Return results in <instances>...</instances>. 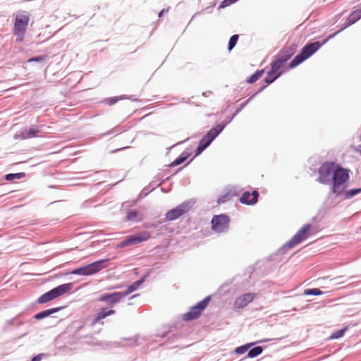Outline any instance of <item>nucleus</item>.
<instances>
[{"mask_svg":"<svg viewBox=\"0 0 361 361\" xmlns=\"http://www.w3.org/2000/svg\"><path fill=\"white\" fill-rule=\"evenodd\" d=\"M322 46L323 43H321L319 41L307 43L302 48L300 53L290 61L288 64V68L290 69L296 68L298 66L301 64L302 62L315 54Z\"/></svg>","mask_w":361,"mask_h":361,"instance_id":"nucleus-2","label":"nucleus"},{"mask_svg":"<svg viewBox=\"0 0 361 361\" xmlns=\"http://www.w3.org/2000/svg\"><path fill=\"white\" fill-rule=\"evenodd\" d=\"M73 286V283L61 284L40 295L37 299V303L44 304L56 299L71 291Z\"/></svg>","mask_w":361,"mask_h":361,"instance_id":"nucleus-6","label":"nucleus"},{"mask_svg":"<svg viewBox=\"0 0 361 361\" xmlns=\"http://www.w3.org/2000/svg\"><path fill=\"white\" fill-rule=\"evenodd\" d=\"M231 197H232V195H231L230 192H228L221 195L220 197H219V198L216 200V202L219 204L225 203L226 202L228 201L231 198Z\"/></svg>","mask_w":361,"mask_h":361,"instance_id":"nucleus-40","label":"nucleus"},{"mask_svg":"<svg viewBox=\"0 0 361 361\" xmlns=\"http://www.w3.org/2000/svg\"><path fill=\"white\" fill-rule=\"evenodd\" d=\"M238 0H223L221 4L218 6V9L224 8L227 6H229L230 5L235 4Z\"/></svg>","mask_w":361,"mask_h":361,"instance_id":"nucleus-41","label":"nucleus"},{"mask_svg":"<svg viewBox=\"0 0 361 361\" xmlns=\"http://www.w3.org/2000/svg\"><path fill=\"white\" fill-rule=\"evenodd\" d=\"M264 73V69L257 70L255 73H254L252 75L246 79V82L249 84H253L257 80H258Z\"/></svg>","mask_w":361,"mask_h":361,"instance_id":"nucleus-29","label":"nucleus"},{"mask_svg":"<svg viewBox=\"0 0 361 361\" xmlns=\"http://www.w3.org/2000/svg\"><path fill=\"white\" fill-rule=\"evenodd\" d=\"M256 296L255 293H248L238 296L234 302V307L235 309H243L249 303L253 301Z\"/></svg>","mask_w":361,"mask_h":361,"instance_id":"nucleus-19","label":"nucleus"},{"mask_svg":"<svg viewBox=\"0 0 361 361\" xmlns=\"http://www.w3.org/2000/svg\"><path fill=\"white\" fill-rule=\"evenodd\" d=\"M159 173H161V176H159V180H158L157 183H160L161 180H164V183L165 181L168 180L170 178V177H167L166 178H164L163 176H162V173L160 172Z\"/></svg>","mask_w":361,"mask_h":361,"instance_id":"nucleus-49","label":"nucleus"},{"mask_svg":"<svg viewBox=\"0 0 361 361\" xmlns=\"http://www.w3.org/2000/svg\"><path fill=\"white\" fill-rule=\"evenodd\" d=\"M311 227L312 225L310 224H305L299 231H298L290 240L287 241L280 247V252L283 255L287 250L293 248L296 245L306 240L309 236V232Z\"/></svg>","mask_w":361,"mask_h":361,"instance_id":"nucleus-7","label":"nucleus"},{"mask_svg":"<svg viewBox=\"0 0 361 361\" xmlns=\"http://www.w3.org/2000/svg\"><path fill=\"white\" fill-rule=\"evenodd\" d=\"M25 176V173L24 172L19 173H7L5 175V180L7 181H13L16 179H20Z\"/></svg>","mask_w":361,"mask_h":361,"instance_id":"nucleus-34","label":"nucleus"},{"mask_svg":"<svg viewBox=\"0 0 361 361\" xmlns=\"http://www.w3.org/2000/svg\"><path fill=\"white\" fill-rule=\"evenodd\" d=\"M93 201L92 200H87L86 201H85L82 204V207H89L91 206V204Z\"/></svg>","mask_w":361,"mask_h":361,"instance_id":"nucleus-47","label":"nucleus"},{"mask_svg":"<svg viewBox=\"0 0 361 361\" xmlns=\"http://www.w3.org/2000/svg\"><path fill=\"white\" fill-rule=\"evenodd\" d=\"M285 63L283 62L281 59L274 56L273 61H271L270 66L271 68V73H279V71L283 67Z\"/></svg>","mask_w":361,"mask_h":361,"instance_id":"nucleus-28","label":"nucleus"},{"mask_svg":"<svg viewBox=\"0 0 361 361\" xmlns=\"http://www.w3.org/2000/svg\"><path fill=\"white\" fill-rule=\"evenodd\" d=\"M191 153L188 149H185L177 158H176L169 165V167H175L184 163L190 156Z\"/></svg>","mask_w":361,"mask_h":361,"instance_id":"nucleus-26","label":"nucleus"},{"mask_svg":"<svg viewBox=\"0 0 361 361\" xmlns=\"http://www.w3.org/2000/svg\"><path fill=\"white\" fill-rule=\"evenodd\" d=\"M101 319H102L100 317H98V314H96L94 316V318L92 321V323H91V325L93 326H94L97 323H98Z\"/></svg>","mask_w":361,"mask_h":361,"instance_id":"nucleus-45","label":"nucleus"},{"mask_svg":"<svg viewBox=\"0 0 361 361\" xmlns=\"http://www.w3.org/2000/svg\"><path fill=\"white\" fill-rule=\"evenodd\" d=\"M341 32V31H339V30H338L337 32L330 35L328 37L324 39L322 42H321V43H323V45H324L329 39L335 37Z\"/></svg>","mask_w":361,"mask_h":361,"instance_id":"nucleus-44","label":"nucleus"},{"mask_svg":"<svg viewBox=\"0 0 361 361\" xmlns=\"http://www.w3.org/2000/svg\"><path fill=\"white\" fill-rule=\"evenodd\" d=\"M138 338H139L138 335H136V336H134L132 337L124 338H123V340L128 342V343L126 345L127 346H137V345H138V343H137ZM87 343L92 345H99V346H102V347H103V346H114L116 348H118V347H122V346L125 345L120 341L105 342V341H99L96 339H94V340L91 341L90 342L87 341Z\"/></svg>","mask_w":361,"mask_h":361,"instance_id":"nucleus-14","label":"nucleus"},{"mask_svg":"<svg viewBox=\"0 0 361 361\" xmlns=\"http://www.w3.org/2000/svg\"><path fill=\"white\" fill-rule=\"evenodd\" d=\"M281 75V73H271V69L267 73V76L264 79V84H262L259 87L258 90L255 92L245 102H242L239 104V106L236 109L234 113H240L243 107L248 103V102L255 97L258 93L261 92L265 89L269 85L274 82L278 79Z\"/></svg>","mask_w":361,"mask_h":361,"instance_id":"nucleus-12","label":"nucleus"},{"mask_svg":"<svg viewBox=\"0 0 361 361\" xmlns=\"http://www.w3.org/2000/svg\"><path fill=\"white\" fill-rule=\"evenodd\" d=\"M30 21V14L27 11H18L15 16L13 34L17 41L22 42L25 37L27 27Z\"/></svg>","mask_w":361,"mask_h":361,"instance_id":"nucleus-4","label":"nucleus"},{"mask_svg":"<svg viewBox=\"0 0 361 361\" xmlns=\"http://www.w3.org/2000/svg\"><path fill=\"white\" fill-rule=\"evenodd\" d=\"M85 173V172H84V171L79 172V173H80V174H83V173Z\"/></svg>","mask_w":361,"mask_h":361,"instance_id":"nucleus-59","label":"nucleus"},{"mask_svg":"<svg viewBox=\"0 0 361 361\" xmlns=\"http://www.w3.org/2000/svg\"><path fill=\"white\" fill-rule=\"evenodd\" d=\"M118 288V286H114V287L110 288L109 290H111V289H114V288Z\"/></svg>","mask_w":361,"mask_h":361,"instance_id":"nucleus-57","label":"nucleus"},{"mask_svg":"<svg viewBox=\"0 0 361 361\" xmlns=\"http://www.w3.org/2000/svg\"><path fill=\"white\" fill-rule=\"evenodd\" d=\"M115 313V310L102 307L97 314H98V317H100L103 319L109 316L114 314Z\"/></svg>","mask_w":361,"mask_h":361,"instance_id":"nucleus-32","label":"nucleus"},{"mask_svg":"<svg viewBox=\"0 0 361 361\" xmlns=\"http://www.w3.org/2000/svg\"><path fill=\"white\" fill-rule=\"evenodd\" d=\"M23 323L22 322H18L16 323V326H20L23 325Z\"/></svg>","mask_w":361,"mask_h":361,"instance_id":"nucleus-54","label":"nucleus"},{"mask_svg":"<svg viewBox=\"0 0 361 361\" xmlns=\"http://www.w3.org/2000/svg\"><path fill=\"white\" fill-rule=\"evenodd\" d=\"M89 337L92 338V336H90L89 335H86V336H83L84 338H89Z\"/></svg>","mask_w":361,"mask_h":361,"instance_id":"nucleus-56","label":"nucleus"},{"mask_svg":"<svg viewBox=\"0 0 361 361\" xmlns=\"http://www.w3.org/2000/svg\"><path fill=\"white\" fill-rule=\"evenodd\" d=\"M15 321L16 319H11L10 320H8L7 321V323L9 324V325H13L15 324Z\"/></svg>","mask_w":361,"mask_h":361,"instance_id":"nucleus-51","label":"nucleus"},{"mask_svg":"<svg viewBox=\"0 0 361 361\" xmlns=\"http://www.w3.org/2000/svg\"><path fill=\"white\" fill-rule=\"evenodd\" d=\"M208 147V145H207L204 141L200 140L195 151V157H197L200 154H201Z\"/></svg>","mask_w":361,"mask_h":361,"instance_id":"nucleus-35","label":"nucleus"},{"mask_svg":"<svg viewBox=\"0 0 361 361\" xmlns=\"http://www.w3.org/2000/svg\"><path fill=\"white\" fill-rule=\"evenodd\" d=\"M161 173H157L152 180V181L149 183L148 185L145 186L138 195L137 199L141 200L147 197L151 192L157 188L159 187L161 184L164 183V180H161L160 183H158V180H159V176Z\"/></svg>","mask_w":361,"mask_h":361,"instance_id":"nucleus-18","label":"nucleus"},{"mask_svg":"<svg viewBox=\"0 0 361 361\" xmlns=\"http://www.w3.org/2000/svg\"><path fill=\"white\" fill-rule=\"evenodd\" d=\"M123 298H125V296L122 291L104 293L100 295L97 301L106 302L108 307H113L114 305L118 303Z\"/></svg>","mask_w":361,"mask_h":361,"instance_id":"nucleus-15","label":"nucleus"},{"mask_svg":"<svg viewBox=\"0 0 361 361\" xmlns=\"http://www.w3.org/2000/svg\"><path fill=\"white\" fill-rule=\"evenodd\" d=\"M252 196V204H255L258 202V198L259 196V192L257 189H255L252 190V192L250 193Z\"/></svg>","mask_w":361,"mask_h":361,"instance_id":"nucleus-43","label":"nucleus"},{"mask_svg":"<svg viewBox=\"0 0 361 361\" xmlns=\"http://www.w3.org/2000/svg\"><path fill=\"white\" fill-rule=\"evenodd\" d=\"M211 300V295L205 297L203 300L191 307L190 310L183 315V319L184 321L189 322L199 318L202 312L208 306Z\"/></svg>","mask_w":361,"mask_h":361,"instance_id":"nucleus-10","label":"nucleus"},{"mask_svg":"<svg viewBox=\"0 0 361 361\" xmlns=\"http://www.w3.org/2000/svg\"><path fill=\"white\" fill-rule=\"evenodd\" d=\"M280 340H281V338H264V339L259 340L256 342L247 343L246 344H244V345H242L240 346L235 348L234 350V353L238 355H243V354L245 353L246 352H248V350L257 343H265V342H269V341H280Z\"/></svg>","mask_w":361,"mask_h":361,"instance_id":"nucleus-21","label":"nucleus"},{"mask_svg":"<svg viewBox=\"0 0 361 361\" xmlns=\"http://www.w3.org/2000/svg\"><path fill=\"white\" fill-rule=\"evenodd\" d=\"M319 176L317 181L325 185H331L329 193L338 192L343 188L344 183L350 179V170L341 164L331 161H326L318 169Z\"/></svg>","mask_w":361,"mask_h":361,"instance_id":"nucleus-1","label":"nucleus"},{"mask_svg":"<svg viewBox=\"0 0 361 361\" xmlns=\"http://www.w3.org/2000/svg\"><path fill=\"white\" fill-rule=\"evenodd\" d=\"M86 325L85 320H75L68 326L70 331L73 333L74 337H78V334L82 331Z\"/></svg>","mask_w":361,"mask_h":361,"instance_id":"nucleus-24","label":"nucleus"},{"mask_svg":"<svg viewBox=\"0 0 361 361\" xmlns=\"http://www.w3.org/2000/svg\"><path fill=\"white\" fill-rule=\"evenodd\" d=\"M149 274H145L142 277H140L138 280L133 283L132 284L129 285L127 288V289L125 291H122L124 296L126 297L130 293L135 291L139 286H140L146 280V279L148 277Z\"/></svg>","mask_w":361,"mask_h":361,"instance_id":"nucleus-25","label":"nucleus"},{"mask_svg":"<svg viewBox=\"0 0 361 361\" xmlns=\"http://www.w3.org/2000/svg\"><path fill=\"white\" fill-rule=\"evenodd\" d=\"M45 58H46V56L45 55H41V56H35V57H32L30 59H29L27 62V63H32V62H41V61H43L45 60Z\"/></svg>","mask_w":361,"mask_h":361,"instance_id":"nucleus-42","label":"nucleus"},{"mask_svg":"<svg viewBox=\"0 0 361 361\" xmlns=\"http://www.w3.org/2000/svg\"><path fill=\"white\" fill-rule=\"evenodd\" d=\"M355 150L356 152H359L361 155V145H358L356 148H355Z\"/></svg>","mask_w":361,"mask_h":361,"instance_id":"nucleus-52","label":"nucleus"},{"mask_svg":"<svg viewBox=\"0 0 361 361\" xmlns=\"http://www.w3.org/2000/svg\"><path fill=\"white\" fill-rule=\"evenodd\" d=\"M137 216H138V214H137V212L136 210L129 209L127 212L126 218L127 221H137Z\"/></svg>","mask_w":361,"mask_h":361,"instance_id":"nucleus-38","label":"nucleus"},{"mask_svg":"<svg viewBox=\"0 0 361 361\" xmlns=\"http://www.w3.org/2000/svg\"><path fill=\"white\" fill-rule=\"evenodd\" d=\"M230 221V217L227 214L214 215L211 220L212 229L217 233H227Z\"/></svg>","mask_w":361,"mask_h":361,"instance_id":"nucleus-11","label":"nucleus"},{"mask_svg":"<svg viewBox=\"0 0 361 361\" xmlns=\"http://www.w3.org/2000/svg\"><path fill=\"white\" fill-rule=\"evenodd\" d=\"M238 39H239V35L237 34L233 35L230 37V39L228 40V51H231V50H233V49L235 47V45L238 41Z\"/></svg>","mask_w":361,"mask_h":361,"instance_id":"nucleus-36","label":"nucleus"},{"mask_svg":"<svg viewBox=\"0 0 361 361\" xmlns=\"http://www.w3.org/2000/svg\"><path fill=\"white\" fill-rule=\"evenodd\" d=\"M66 306L56 307L42 310L33 316L35 320H41L65 309Z\"/></svg>","mask_w":361,"mask_h":361,"instance_id":"nucleus-23","label":"nucleus"},{"mask_svg":"<svg viewBox=\"0 0 361 361\" xmlns=\"http://www.w3.org/2000/svg\"><path fill=\"white\" fill-rule=\"evenodd\" d=\"M126 97L124 95L112 97L109 98L104 99L102 101V104H107L109 106H112L116 104L118 101L125 99Z\"/></svg>","mask_w":361,"mask_h":361,"instance_id":"nucleus-31","label":"nucleus"},{"mask_svg":"<svg viewBox=\"0 0 361 361\" xmlns=\"http://www.w3.org/2000/svg\"><path fill=\"white\" fill-rule=\"evenodd\" d=\"M171 188L166 190L164 188H161V191L164 193H168L171 191Z\"/></svg>","mask_w":361,"mask_h":361,"instance_id":"nucleus-50","label":"nucleus"},{"mask_svg":"<svg viewBox=\"0 0 361 361\" xmlns=\"http://www.w3.org/2000/svg\"><path fill=\"white\" fill-rule=\"evenodd\" d=\"M43 356H44V353L37 354L32 358L31 361H41Z\"/></svg>","mask_w":361,"mask_h":361,"instance_id":"nucleus-46","label":"nucleus"},{"mask_svg":"<svg viewBox=\"0 0 361 361\" xmlns=\"http://www.w3.org/2000/svg\"><path fill=\"white\" fill-rule=\"evenodd\" d=\"M348 329V326H345L343 327L341 329L334 331L331 333V336H329V340H334V339H338L343 336L345 331Z\"/></svg>","mask_w":361,"mask_h":361,"instance_id":"nucleus-30","label":"nucleus"},{"mask_svg":"<svg viewBox=\"0 0 361 361\" xmlns=\"http://www.w3.org/2000/svg\"><path fill=\"white\" fill-rule=\"evenodd\" d=\"M195 202L192 200H185L177 207L169 210L165 214V219L166 221H175L181 216L188 212Z\"/></svg>","mask_w":361,"mask_h":361,"instance_id":"nucleus-8","label":"nucleus"},{"mask_svg":"<svg viewBox=\"0 0 361 361\" xmlns=\"http://www.w3.org/2000/svg\"><path fill=\"white\" fill-rule=\"evenodd\" d=\"M138 295H139L138 294H135V295L131 296L130 299L135 298L137 297Z\"/></svg>","mask_w":361,"mask_h":361,"instance_id":"nucleus-55","label":"nucleus"},{"mask_svg":"<svg viewBox=\"0 0 361 361\" xmlns=\"http://www.w3.org/2000/svg\"><path fill=\"white\" fill-rule=\"evenodd\" d=\"M169 8H163L161 10L158 14L159 18H161L165 13H168Z\"/></svg>","mask_w":361,"mask_h":361,"instance_id":"nucleus-48","label":"nucleus"},{"mask_svg":"<svg viewBox=\"0 0 361 361\" xmlns=\"http://www.w3.org/2000/svg\"><path fill=\"white\" fill-rule=\"evenodd\" d=\"M224 114L218 118L219 123L214 127L212 128L201 139L209 146L212 142L223 132L224 128L229 124L237 114L226 115L223 118Z\"/></svg>","mask_w":361,"mask_h":361,"instance_id":"nucleus-3","label":"nucleus"},{"mask_svg":"<svg viewBox=\"0 0 361 361\" xmlns=\"http://www.w3.org/2000/svg\"><path fill=\"white\" fill-rule=\"evenodd\" d=\"M361 19V7L353 11L345 20V23L339 28V31H343L349 26L353 25Z\"/></svg>","mask_w":361,"mask_h":361,"instance_id":"nucleus-22","label":"nucleus"},{"mask_svg":"<svg viewBox=\"0 0 361 361\" xmlns=\"http://www.w3.org/2000/svg\"><path fill=\"white\" fill-rule=\"evenodd\" d=\"M49 126L45 125L32 126L30 128H23L14 135L15 139L25 140L32 137H42Z\"/></svg>","mask_w":361,"mask_h":361,"instance_id":"nucleus-9","label":"nucleus"},{"mask_svg":"<svg viewBox=\"0 0 361 361\" xmlns=\"http://www.w3.org/2000/svg\"><path fill=\"white\" fill-rule=\"evenodd\" d=\"M323 292L317 288H307L304 290L305 295H321Z\"/></svg>","mask_w":361,"mask_h":361,"instance_id":"nucleus-37","label":"nucleus"},{"mask_svg":"<svg viewBox=\"0 0 361 361\" xmlns=\"http://www.w3.org/2000/svg\"><path fill=\"white\" fill-rule=\"evenodd\" d=\"M151 235L148 232H140L134 235L127 236L124 240L118 243L116 248H123L125 247L140 244L149 240Z\"/></svg>","mask_w":361,"mask_h":361,"instance_id":"nucleus-13","label":"nucleus"},{"mask_svg":"<svg viewBox=\"0 0 361 361\" xmlns=\"http://www.w3.org/2000/svg\"><path fill=\"white\" fill-rule=\"evenodd\" d=\"M129 147H121L120 149H115L112 152H118V151H120V150H123V149H127Z\"/></svg>","mask_w":361,"mask_h":361,"instance_id":"nucleus-53","label":"nucleus"},{"mask_svg":"<svg viewBox=\"0 0 361 361\" xmlns=\"http://www.w3.org/2000/svg\"><path fill=\"white\" fill-rule=\"evenodd\" d=\"M109 261V259H99L85 266L74 269L71 271V274L79 276L93 275L106 268Z\"/></svg>","mask_w":361,"mask_h":361,"instance_id":"nucleus-5","label":"nucleus"},{"mask_svg":"<svg viewBox=\"0 0 361 361\" xmlns=\"http://www.w3.org/2000/svg\"><path fill=\"white\" fill-rule=\"evenodd\" d=\"M298 47V46L296 43H291L289 45H285L281 48L276 56L286 63L296 53Z\"/></svg>","mask_w":361,"mask_h":361,"instance_id":"nucleus-16","label":"nucleus"},{"mask_svg":"<svg viewBox=\"0 0 361 361\" xmlns=\"http://www.w3.org/2000/svg\"><path fill=\"white\" fill-rule=\"evenodd\" d=\"M127 129H128V128H126V126H118L115 127L114 128H113L111 130L106 133L103 135H111L112 133L119 134L121 132L126 131Z\"/></svg>","mask_w":361,"mask_h":361,"instance_id":"nucleus-39","label":"nucleus"},{"mask_svg":"<svg viewBox=\"0 0 361 361\" xmlns=\"http://www.w3.org/2000/svg\"><path fill=\"white\" fill-rule=\"evenodd\" d=\"M162 338H166V341L161 344L162 346H166L167 348H173L178 347V345H172L178 340H179L182 335L179 333H163L161 336Z\"/></svg>","mask_w":361,"mask_h":361,"instance_id":"nucleus-20","label":"nucleus"},{"mask_svg":"<svg viewBox=\"0 0 361 361\" xmlns=\"http://www.w3.org/2000/svg\"><path fill=\"white\" fill-rule=\"evenodd\" d=\"M263 350H264V347L260 346V345L254 346L252 348L251 347L248 350V352H247L246 356L245 357V358H255V357H258L259 355H260L262 353Z\"/></svg>","mask_w":361,"mask_h":361,"instance_id":"nucleus-27","label":"nucleus"},{"mask_svg":"<svg viewBox=\"0 0 361 361\" xmlns=\"http://www.w3.org/2000/svg\"><path fill=\"white\" fill-rule=\"evenodd\" d=\"M348 182H345L344 183L343 188H341L340 189V190H338L339 192H331V194L335 195L336 197H341V199L343 200H350V199L354 197L355 196H356L357 195L361 193V188H351L349 190H346L348 186Z\"/></svg>","mask_w":361,"mask_h":361,"instance_id":"nucleus-17","label":"nucleus"},{"mask_svg":"<svg viewBox=\"0 0 361 361\" xmlns=\"http://www.w3.org/2000/svg\"><path fill=\"white\" fill-rule=\"evenodd\" d=\"M250 196L251 194L249 191L243 192L241 197H240V202L245 205H253Z\"/></svg>","mask_w":361,"mask_h":361,"instance_id":"nucleus-33","label":"nucleus"},{"mask_svg":"<svg viewBox=\"0 0 361 361\" xmlns=\"http://www.w3.org/2000/svg\"><path fill=\"white\" fill-rule=\"evenodd\" d=\"M312 221H316V217H315V216L312 218Z\"/></svg>","mask_w":361,"mask_h":361,"instance_id":"nucleus-58","label":"nucleus"}]
</instances>
